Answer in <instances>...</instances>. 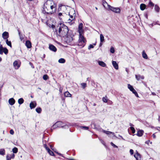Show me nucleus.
Instances as JSON below:
<instances>
[{
	"label": "nucleus",
	"instance_id": "nucleus-49",
	"mask_svg": "<svg viewBox=\"0 0 160 160\" xmlns=\"http://www.w3.org/2000/svg\"><path fill=\"white\" fill-rule=\"evenodd\" d=\"M70 17L71 18H69V20L72 21L73 19V17L72 15H70Z\"/></svg>",
	"mask_w": 160,
	"mask_h": 160
},
{
	"label": "nucleus",
	"instance_id": "nucleus-64",
	"mask_svg": "<svg viewBox=\"0 0 160 160\" xmlns=\"http://www.w3.org/2000/svg\"><path fill=\"white\" fill-rule=\"evenodd\" d=\"M148 88L149 89H150V88H149V87H148Z\"/></svg>",
	"mask_w": 160,
	"mask_h": 160
},
{
	"label": "nucleus",
	"instance_id": "nucleus-54",
	"mask_svg": "<svg viewBox=\"0 0 160 160\" xmlns=\"http://www.w3.org/2000/svg\"><path fill=\"white\" fill-rule=\"evenodd\" d=\"M118 136L120 137V138H122V139L123 140H125L120 135H119Z\"/></svg>",
	"mask_w": 160,
	"mask_h": 160
},
{
	"label": "nucleus",
	"instance_id": "nucleus-45",
	"mask_svg": "<svg viewBox=\"0 0 160 160\" xmlns=\"http://www.w3.org/2000/svg\"><path fill=\"white\" fill-rule=\"evenodd\" d=\"M10 133L12 135H13L14 134V132L12 129H11L10 130Z\"/></svg>",
	"mask_w": 160,
	"mask_h": 160
},
{
	"label": "nucleus",
	"instance_id": "nucleus-61",
	"mask_svg": "<svg viewBox=\"0 0 160 160\" xmlns=\"http://www.w3.org/2000/svg\"><path fill=\"white\" fill-rule=\"evenodd\" d=\"M95 9H96V10H97V9H98V8H97L96 7H95Z\"/></svg>",
	"mask_w": 160,
	"mask_h": 160
},
{
	"label": "nucleus",
	"instance_id": "nucleus-33",
	"mask_svg": "<svg viewBox=\"0 0 160 160\" xmlns=\"http://www.w3.org/2000/svg\"><path fill=\"white\" fill-rule=\"evenodd\" d=\"M159 8L157 5H156L155 6V9L157 12H158L159 10Z\"/></svg>",
	"mask_w": 160,
	"mask_h": 160
},
{
	"label": "nucleus",
	"instance_id": "nucleus-36",
	"mask_svg": "<svg viewBox=\"0 0 160 160\" xmlns=\"http://www.w3.org/2000/svg\"><path fill=\"white\" fill-rule=\"evenodd\" d=\"M102 100L104 102H107V97L106 96L103 97L102 98Z\"/></svg>",
	"mask_w": 160,
	"mask_h": 160
},
{
	"label": "nucleus",
	"instance_id": "nucleus-19",
	"mask_svg": "<svg viewBox=\"0 0 160 160\" xmlns=\"http://www.w3.org/2000/svg\"><path fill=\"white\" fill-rule=\"evenodd\" d=\"M98 64L100 66H102V67H105L106 66V65L105 64V63H104L103 61H98Z\"/></svg>",
	"mask_w": 160,
	"mask_h": 160
},
{
	"label": "nucleus",
	"instance_id": "nucleus-46",
	"mask_svg": "<svg viewBox=\"0 0 160 160\" xmlns=\"http://www.w3.org/2000/svg\"><path fill=\"white\" fill-rule=\"evenodd\" d=\"M130 152L131 155H132L133 153V151L132 149H131L130 150Z\"/></svg>",
	"mask_w": 160,
	"mask_h": 160
},
{
	"label": "nucleus",
	"instance_id": "nucleus-30",
	"mask_svg": "<svg viewBox=\"0 0 160 160\" xmlns=\"http://www.w3.org/2000/svg\"><path fill=\"white\" fill-rule=\"evenodd\" d=\"M6 43L7 45L10 47H12L11 43L10 41H9L8 39L6 40Z\"/></svg>",
	"mask_w": 160,
	"mask_h": 160
},
{
	"label": "nucleus",
	"instance_id": "nucleus-9",
	"mask_svg": "<svg viewBox=\"0 0 160 160\" xmlns=\"http://www.w3.org/2000/svg\"><path fill=\"white\" fill-rule=\"evenodd\" d=\"M15 157L14 154L12 153L11 155L8 154L7 156V160H10L11 158H14Z\"/></svg>",
	"mask_w": 160,
	"mask_h": 160
},
{
	"label": "nucleus",
	"instance_id": "nucleus-29",
	"mask_svg": "<svg viewBox=\"0 0 160 160\" xmlns=\"http://www.w3.org/2000/svg\"><path fill=\"white\" fill-rule=\"evenodd\" d=\"M48 153L51 156H54V154L53 152H52V151H51L50 149H48V150H47Z\"/></svg>",
	"mask_w": 160,
	"mask_h": 160
},
{
	"label": "nucleus",
	"instance_id": "nucleus-24",
	"mask_svg": "<svg viewBox=\"0 0 160 160\" xmlns=\"http://www.w3.org/2000/svg\"><path fill=\"white\" fill-rule=\"evenodd\" d=\"M5 150L3 148L0 149V155H4L5 154Z\"/></svg>",
	"mask_w": 160,
	"mask_h": 160
},
{
	"label": "nucleus",
	"instance_id": "nucleus-11",
	"mask_svg": "<svg viewBox=\"0 0 160 160\" xmlns=\"http://www.w3.org/2000/svg\"><path fill=\"white\" fill-rule=\"evenodd\" d=\"M112 65L113 66V67H114V68L117 69L118 70V65L117 63V62L115 61H112Z\"/></svg>",
	"mask_w": 160,
	"mask_h": 160
},
{
	"label": "nucleus",
	"instance_id": "nucleus-51",
	"mask_svg": "<svg viewBox=\"0 0 160 160\" xmlns=\"http://www.w3.org/2000/svg\"><path fill=\"white\" fill-rule=\"evenodd\" d=\"M58 16H59V18H60V19H61L62 18H60V16H61V15H62V13H58Z\"/></svg>",
	"mask_w": 160,
	"mask_h": 160
},
{
	"label": "nucleus",
	"instance_id": "nucleus-59",
	"mask_svg": "<svg viewBox=\"0 0 160 160\" xmlns=\"http://www.w3.org/2000/svg\"><path fill=\"white\" fill-rule=\"evenodd\" d=\"M145 17H146V18H148V16H147V14L146 15Z\"/></svg>",
	"mask_w": 160,
	"mask_h": 160
},
{
	"label": "nucleus",
	"instance_id": "nucleus-42",
	"mask_svg": "<svg viewBox=\"0 0 160 160\" xmlns=\"http://www.w3.org/2000/svg\"><path fill=\"white\" fill-rule=\"evenodd\" d=\"M111 145L112 146H113V147L114 148H118V146L116 145L115 144H114L113 143H112V142H111Z\"/></svg>",
	"mask_w": 160,
	"mask_h": 160
},
{
	"label": "nucleus",
	"instance_id": "nucleus-27",
	"mask_svg": "<svg viewBox=\"0 0 160 160\" xmlns=\"http://www.w3.org/2000/svg\"><path fill=\"white\" fill-rule=\"evenodd\" d=\"M24 100L22 98H20L18 100V102L19 104H21L23 103Z\"/></svg>",
	"mask_w": 160,
	"mask_h": 160
},
{
	"label": "nucleus",
	"instance_id": "nucleus-44",
	"mask_svg": "<svg viewBox=\"0 0 160 160\" xmlns=\"http://www.w3.org/2000/svg\"><path fill=\"white\" fill-rule=\"evenodd\" d=\"M93 48L94 47L92 45L90 44L88 47V49H90Z\"/></svg>",
	"mask_w": 160,
	"mask_h": 160
},
{
	"label": "nucleus",
	"instance_id": "nucleus-41",
	"mask_svg": "<svg viewBox=\"0 0 160 160\" xmlns=\"http://www.w3.org/2000/svg\"><path fill=\"white\" fill-rule=\"evenodd\" d=\"M43 78L44 80H47L48 78V76L47 75H44L43 76Z\"/></svg>",
	"mask_w": 160,
	"mask_h": 160
},
{
	"label": "nucleus",
	"instance_id": "nucleus-34",
	"mask_svg": "<svg viewBox=\"0 0 160 160\" xmlns=\"http://www.w3.org/2000/svg\"><path fill=\"white\" fill-rule=\"evenodd\" d=\"M4 48L2 47V45L1 44L0 45V54H2V50Z\"/></svg>",
	"mask_w": 160,
	"mask_h": 160
},
{
	"label": "nucleus",
	"instance_id": "nucleus-12",
	"mask_svg": "<svg viewBox=\"0 0 160 160\" xmlns=\"http://www.w3.org/2000/svg\"><path fill=\"white\" fill-rule=\"evenodd\" d=\"M49 48L50 50L54 52H55L57 51L56 48L54 45L52 44L49 45Z\"/></svg>",
	"mask_w": 160,
	"mask_h": 160
},
{
	"label": "nucleus",
	"instance_id": "nucleus-31",
	"mask_svg": "<svg viewBox=\"0 0 160 160\" xmlns=\"http://www.w3.org/2000/svg\"><path fill=\"white\" fill-rule=\"evenodd\" d=\"M2 50V52H3L5 54H7L8 52V50L6 48H4Z\"/></svg>",
	"mask_w": 160,
	"mask_h": 160
},
{
	"label": "nucleus",
	"instance_id": "nucleus-62",
	"mask_svg": "<svg viewBox=\"0 0 160 160\" xmlns=\"http://www.w3.org/2000/svg\"><path fill=\"white\" fill-rule=\"evenodd\" d=\"M96 43L93 44V45L94 46L96 45Z\"/></svg>",
	"mask_w": 160,
	"mask_h": 160
},
{
	"label": "nucleus",
	"instance_id": "nucleus-58",
	"mask_svg": "<svg viewBox=\"0 0 160 160\" xmlns=\"http://www.w3.org/2000/svg\"><path fill=\"white\" fill-rule=\"evenodd\" d=\"M2 60V58L0 57V62H1Z\"/></svg>",
	"mask_w": 160,
	"mask_h": 160
},
{
	"label": "nucleus",
	"instance_id": "nucleus-32",
	"mask_svg": "<svg viewBox=\"0 0 160 160\" xmlns=\"http://www.w3.org/2000/svg\"><path fill=\"white\" fill-rule=\"evenodd\" d=\"M12 151L13 153H16L18 151V149L17 148L15 147L12 149Z\"/></svg>",
	"mask_w": 160,
	"mask_h": 160
},
{
	"label": "nucleus",
	"instance_id": "nucleus-6",
	"mask_svg": "<svg viewBox=\"0 0 160 160\" xmlns=\"http://www.w3.org/2000/svg\"><path fill=\"white\" fill-rule=\"evenodd\" d=\"M109 9L112 12L116 13H119L121 11L120 9L118 8H114L111 6H109Z\"/></svg>",
	"mask_w": 160,
	"mask_h": 160
},
{
	"label": "nucleus",
	"instance_id": "nucleus-8",
	"mask_svg": "<svg viewBox=\"0 0 160 160\" xmlns=\"http://www.w3.org/2000/svg\"><path fill=\"white\" fill-rule=\"evenodd\" d=\"M2 37L4 39H7L9 37L8 33L7 32H4L2 34Z\"/></svg>",
	"mask_w": 160,
	"mask_h": 160
},
{
	"label": "nucleus",
	"instance_id": "nucleus-28",
	"mask_svg": "<svg viewBox=\"0 0 160 160\" xmlns=\"http://www.w3.org/2000/svg\"><path fill=\"white\" fill-rule=\"evenodd\" d=\"M58 62L60 63H63L65 62V60L64 58H61L59 59Z\"/></svg>",
	"mask_w": 160,
	"mask_h": 160
},
{
	"label": "nucleus",
	"instance_id": "nucleus-39",
	"mask_svg": "<svg viewBox=\"0 0 160 160\" xmlns=\"http://www.w3.org/2000/svg\"><path fill=\"white\" fill-rule=\"evenodd\" d=\"M130 129L132 131V133H135V130L134 129V128L133 127H130Z\"/></svg>",
	"mask_w": 160,
	"mask_h": 160
},
{
	"label": "nucleus",
	"instance_id": "nucleus-37",
	"mask_svg": "<svg viewBox=\"0 0 160 160\" xmlns=\"http://www.w3.org/2000/svg\"><path fill=\"white\" fill-rule=\"evenodd\" d=\"M154 6V4L152 2L150 1L149 2L148 4V6L149 7H153Z\"/></svg>",
	"mask_w": 160,
	"mask_h": 160
},
{
	"label": "nucleus",
	"instance_id": "nucleus-35",
	"mask_svg": "<svg viewBox=\"0 0 160 160\" xmlns=\"http://www.w3.org/2000/svg\"><path fill=\"white\" fill-rule=\"evenodd\" d=\"M36 111L38 113H40L41 111V109L40 108H37L36 109Z\"/></svg>",
	"mask_w": 160,
	"mask_h": 160
},
{
	"label": "nucleus",
	"instance_id": "nucleus-43",
	"mask_svg": "<svg viewBox=\"0 0 160 160\" xmlns=\"http://www.w3.org/2000/svg\"><path fill=\"white\" fill-rule=\"evenodd\" d=\"M81 128L82 129H84L85 130H88V128L87 127L85 126H81Z\"/></svg>",
	"mask_w": 160,
	"mask_h": 160
},
{
	"label": "nucleus",
	"instance_id": "nucleus-63",
	"mask_svg": "<svg viewBox=\"0 0 160 160\" xmlns=\"http://www.w3.org/2000/svg\"><path fill=\"white\" fill-rule=\"evenodd\" d=\"M70 160H73V159H70Z\"/></svg>",
	"mask_w": 160,
	"mask_h": 160
},
{
	"label": "nucleus",
	"instance_id": "nucleus-7",
	"mask_svg": "<svg viewBox=\"0 0 160 160\" xmlns=\"http://www.w3.org/2000/svg\"><path fill=\"white\" fill-rule=\"evenodd\" d=\"M65 41L68 43H70L72 40V37L67 35L65 37Z\"/></svg>",
	"mask_w": 160,
	"mask_h": 160
},
{
	"label": "nucleus",
	"instance_id": "nucleus-14",
	"mask_svg": "<svg viewBox=\"0 0 160 160\" xmlns=\"http://www.w3.org/2000/svg\"><path fill=\"white\" fill-rule=\"evenodd\" d=\"M135 78L138 81L140 79H144V77L143 76H141L140 75H136Z\"/></svg>",
	"mask_w": 160,
	"mask_h": 160
},
{
	"label": "nucleus",
	"instance_id": "nucleus-57",
	"mask_svg": "<svg viewBox=\"0 0 160 160\" xmlns=\"http://www.w3.org/2000/svg\"><path fill=\"white\" fill-rule=\"evenodd\" d=\"M102 42H100V46H101L102 45Z\"/></svg>",
	"mask_w": 160,
	"mask_h": 160
},
{
	"label": "nucleus",
	"instance_id": "nucleus-17",
	"mask_svg": "<svg viewBox=\"0 0 160 160\" xmlns=\"http://www.w3.org/2000/svg\"><path fill=\"white\" fill-rule=\"evenodd\" d=\"M102 131L104 133H106L107 135H109V134H112V136L116 137V136L115 135L114 133H113V132H110V131H105L104 130H102Z\"/></svg>",
	"mask_w": 160,
	"mask_h": 160
},
{
	"label": "nucleus",
	"instance_id": "nucleus-4",
	"mask_svg": "<svg viewBox=\"0 0 160 160\" xmlns=\"http://www.w3.org/2000/svg\"><path fill=\"white\" fill-rule=\"evenodd\" d=\"M58 127H61L62 128H66L67 127H68V126L65 125V124L63 123L61 121H58L53 125L52 127V128L53 129H55Z\"/></svg>",
	"mask_w": 160,
	"mask_h": 160
},
{
	"label": "nucleus",
	"instance_id": "nucleus-23",
	"mask_svg": "<svg viewBox=\"0 0 160 160\" xmlns=\"http://www.w3.org/2000/svg\"><path fill=\"white\" fill-rule=\"evenodd\" d=\"M142 57L144 58L145 59H147L148 58V57L147 54L144 51H143L142 52Z\"/></svg>",
	"mask_w": 160,
	"mask_h": 160
},
{
	"label": "nucleus",
	"instance_id": "nucleus-50",
	"mask_svg": "<svg viewBox=\"0 0 160 160\" xmlns=\"http://www.w3.org/2000/svg\"><path fill=\"white\" fill-rule=\"evenodd\" d=\"M62 88L60 87L59 88V91L61 93H62Z\"/></svg>",
	"mask_w": 160,
	"mask_h": 160
},
{
	"label": "nucleus",
	"instance_id": "nucleus-3",
	"mask_svg": "<svg viewBox=\"0 0 160 160\" xmlns=\"http://www.w3.org/2000/svg\"><path fill=\"white\" fill-rule=\"evenodd\" d=\"M59 28L56 30V35L58 37H66L68 34V27L63 23H60Z\"/></svg>",
	"mask_w": 160,
	"mask_h": 160
},
{
	"label": "nucleus",
	"instance_id": "nucleus-18",
	"mask_svg": "<svg viewBox=\"0 0 160 160\" xmlns=\"http://www.w3.org/2000/svg\"><path fill=\"white\" fill-rule=\"evenodd\" d=\"M25 45L28 48H30L31 47V44L30 42L28 40L26 41L25 43Z\"/></svg>",
	"mask_w": 160,
	"mask_h": 160
},
{
	"label": "nucleus",
	"instance_id": "nucleus-53",
	"mask_svg": "<svg viewBox=\"0 0 160 160\" xmlns=\"http://www.w3.org/2000/svg\"><path fill=\"white\" fill-rule=\"evenodd\" d=\"M152 137L153 138H156V136L155 134H153L152 135Z\"/></svg>",
	"mask_w": 160,
	"mask_h": 160
},
{
	"label": "nucleus",
	"instance_id": "nucleus-21",
	"mask_svg": "<svg viewBox=\"0 0 160 160\" xmlns=\"http://www.w3.org/2000/svg\"><path fill=\"white\" fill-rule=\"evenodd\" d=\"M146 8V5L145 4L142 3L140 5V8L141 10H144Z\"/></svg>",
	"mask_w": 160,
	"mask_h": 160
},
{
	"label": "nucleus",
	"instance_id": "nucleus-16",
	"mask_svg": "<svg viewBox=\"0 0 160 160\" xmlns=\"http://www.w3.org/2000/svg\"><path fill=\"white\" fill-rule=\"evenodd\" d=\"M13 64L14 67L16 69H18L20 67L19 65L18 64V61H15L14 62Z\"/></svg>",
	"mask_w": 160,
	"mask_h": 160
},
{
	"label": "nucleus",
	"instance_id": "nucleus-1",
	"mask_svg": "<svg viewBox=\"0 0 160 160\" xmlns=\"http://www.w3.org/2000/svg\"><path fill=\"white\" fill-rule=\"evenodd\" d=\"M43 12L47 14H52L56 12L57 5L52 0H48L44 4Z\"/></svg>",
	"mask_w": 160,
	"mask_h": 160
},
{
	"label": "nucleus",
	"instance_id": "nucleus-5",
	"mask_svg": "<svg viewBox=\"0 0 160 160\" xmlns=\"http://www.w3.org/2000/svg\"><path fill=\"white\" fill-rule=\"evenodd\" d=\"M128 88L132 92L135 94V96L138 97H139L138 94L136 92V91L134 89L132 86L130 84H128Z\"/></svg>",
	"mask_w": 160,
	"mask_h": 160
},
{
	"label": "nucleus",
	"instance_id": "nucleus-55",
	"mask_svg": "<svg viewBox=\"0 0 160 160\" xmlns=\"http://www.w3.org/2000/svg\"><path fill=\"white\" fill-rule=\"evenodd\" d=\"M54 152H56L58 154V155H59L60 156H61V153H58V152H56L55 151H54Z\"/></svg>",
	"mask_w": 160,
	"mask_h": 160
},
{
	"label": "nucleus",
	"instance_id": "nucleus-52",
	"mask_svg": "<svg viewBox=\"0 0 160 160\" xmlns=\"http://www.w3.org/2000/svg\"><path fill=\"white\" fill-rule=\"evenodd\" d=\"M149 142H150L149 140H148L145 142V143L148 144H149Z\"/></svg>",
	"mask_w": 160,
	"mask_h": 160
},
{
	"label": "nucleus",
	"instance_id": "nucleus-26",
	"mask_svg": "<svg viewBox=\"0 0 160 160\" xmlns=\"http://www.w3.org/2000/svg\"><path fill=\"white\" fill-rule=\"evenodd\" d=\"M104 40V37L102 34H100V41L101 42H102Z\"/></svg>",
	"mask_w": 160,
	"mask_h": 160
},
{
	"label": "nucleus",
	"instance_id": "nucleus-10",
	"mask_svg": "<svg viewBox=\"0 0 160 160\" xmlns=\"http://www.w3.org/2000/svg\"><path fill=\"white\" fill-rule=\"evenodd\" d=\"M36 103L35 102H32L30 103V107L31 109L35 108L36 106Z\"/></svg>",
	"mask_w": 160,
	"mask_h": 160
},
{
	"label": "nucleus",
	"instance_id": "nucleus-48",
	"mask_svg": "<svg viewBox=\"0 0 160 160\" xmlns=\"http://www.w3.org/2000/svg\"><path fill=\"white\" fill-rule=\"evenodd\" d=\"M19 36H20V40L22 41L23 40V38L22 37H21L20 34V32H19Z\"/></svg>",
	"mask_w": 160,
	"mask_h": 160
},
{
	"label": "nucleus",
	"instance_id": "nucleus-47",
	"mask_svg": "<svg viewBox=\"0 0 160 160\" xmlns=\"http://www.w3.org/2000/svg\"><path fill=\"white\" fill-rule=\"evenodd\" d=\"M44 147L46 148L47 150H48V149H49L47 146V145L46 144H44Z\"/></svg>",
	"mask_w": 160,
	"mask_h": 160
},
{
	"label": "nucleus",
	"instance_id": "nucleus-15",
	"mask_svg": "<svg viewBox=\"0 0 160 160\" xmlns=\"http://www.w3.org/2000/svg\"><path fill=\"white\" fill-rule=\"evenodd\" d=\"M15 100L13 98H11L8 100V102L11 105H13L15 103Z\"/></svg>",
	"mask_w": 160,
	"mask_h": 160
},
{
	"label": "nucleus",
	"instance_id": "nucleus-56",
	"mask_svg": "<svg viewBox=\"0 0 160 160\" xmlns=\"http://www.w3.org/2000/svg\"><path fill=\"white\" fill-rule=\"evenodd\" d=\"M152 94L153 95H156L155 93V92H152Z\"/></svg>",
	"mask_w": 160,
	"mask_h": 160
},
{
	"label": "nucleus",
	"instance_id": "nucleus-38",
	"mask_svg": "<svg viewBox=\"0 0 160 160\" xmlns=\"http://www.w3.org/2000/svg\"><path fill=\"white\" fill-rule=\"evenodd\" d=\"M110 52L112 53H113L115 51L114 48L113 47H111L110 48Z\"/></svg>",
	"mask_w": 160,
	"mask_h": 160
},
{
	"label": "nucleus",
	"instance_id": "nucleus-13",
	"mask_svg": "<svg viewBox=\"0 0 160 160\" xmlns=\"http://www.w3.org/2000/svg\"><path fill=\"white\" fill-rule=\"evenodd\" d=\"M134 157L137 160H141V155L139 153H138L137 152L136 154L134 155Z\"/></svg>",
	"mask_w": 160,
	"mask_h": 160
},
{
	"label": "nucleus",
	"instance_id": "nucleus-40",
	"mask_svg": "<svg viewBox=\"0 0 160 160\" xmlns=\"http://www.w3.org/2000/svg\"><path fill=\"white\" fill-rule=\"evenodd\" d=\"M81 86L83 89H84L86 87V84L83 83L81 84Z\"/></svg>",
	"mask_w": 160,
	"mask_h": 160
},
{
	"label": "nucleus",
	"instance_id": "nucleus-20",
	"mask_svg": "<svg viewBox=\"0 0 160 160\" xmlns=\"http://www.w3.org/2000/svg\"><path fill=\"white\" fill-rule=\"evenodd\" d=\"M143 132H144L143 130H139L138 131L137 135L138 136L141 137L142 135Z\"/></svg>",
	"mask_w": 160,
	"mask_h": 160
},
{
	"label": "nucleus",
	"instance_id": "nucleus-60",
	"mask_svg": "<svg viewBox=\"0 0 160 160\" xmlns=\"http://www.w3.org/2000/svg\"><path fill=\"white\" fill-rule=\"evenodd\" d=\"M101 142L102 143L104 144V143H103V141H102V140H101Z\"/></svg>",
	"mask_w": 160,
	"mask_h": 160
},
{
	"label": "nucleus",
	"instance_id": "nucleus-22",
	"mask_svg": "<svg viewBox=\"0 0 160 160\" xmlns=\"http://www.w3.org/2000/svg\"><path fill=\"white\" fill-rule=\"evenodd\" d=\"M103 5L106 8H108L109 9V6H110V5H108L107 2L105 1H104L103 2Z\"/></svg>",
	"mask_w": 160,
	"mask_h": 160
},
{
	"label": "nucleus",
	"instance_id": "nucleus-25",
	"mask_svg": "<svg viewBox=\"0 0 160 160\" xmlns=\"http://www.w3.org/2000/svg\"><path fill=\"white\" fill-rule=\"evenodd\" d=\"M64 96L66 97H70L71 96V95L68 92H65Z\"/></svg>",
	"mask_w": 160,
	"mask_h": 160
},
{
	"label": "nucleus",
	"instance_id": "nucleus-2",
	"mask_svg": "<svg viewBox=\"0 0 160 160\" xmlns=\"http://www.w3.org/2000/svg\"><path fill=\"white\" fill-rule=\"evenodd\" d=\"M82 23H80L78 25V32L79 33L78 45L80 46V48L84 47L86 42V40L83 36L84 30L82 29Z\"/></svg>",
	"mask_w": 160,
	"mask_h": 160
}]
</instances>
